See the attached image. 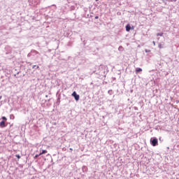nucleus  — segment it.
Returning <instances> with one entry per match:
<instances>
[{"mask_svg":"<svg viewBox=\"0 0 179 179\" xmlns=\"http://www.w3.org/2000/svg\"><path fill=\"white\" fill-rule=\"evenodd\" d=\"M143 71L142 68H136V73H138L140 72Z\"/></svg>","mask_w":179,"mask_h":179,"instance_id":"obj_6","label":"nucleus"},{"mask_svg":"<svg viewBox=\"0 0 179 179\" xmlns=\"http://www.w3.org/2000/svg\"><path fill=\"white\" fill-rule=\"evenodd\" d=\"M118 50H119V51H123V50H124V48H123L122 45H120V46H119V48H118Z\"/></svg>","mask_w":179,"mask_h":179,"instance_id":"obj_11","label":"nucleus"},{"mask_svg":"<svg viewBox=\"0 0 179 179\" xmlns=\"http://www.w3.org/2000/svg\"><path fill=\"white\" fill-rule=\"evenodd\" d=\"M167 1H169V2H176L177 0H167Z\"/></svg>","mask_w":179,"mask_h":179,"instance_id":"obj_17","label":"nucleus"},{"mask_svg":"<svg viewBox=\"0 0 179 179\" xmlns=\"http://www.w3.org/2000/svg\"><path fill=\"white\" fill-rule=\"evenodd\" d=\"M27 56H30V55H29V54H28V55H27Z\"/></svg>","mask_w":179,"mask_h":179,"instance_id":"obj_27","label":"nucleus"},{"mask_svg":"<svg viewBox=\"0 0 179 179\" xmlns=\"http://www.w3.org/2000/svg\"><path fill=\"white\" fill-rule=\"evenodd\" d=\"M108 94L109 95H113V94H114V92H113V90H109L108 91Z\"/></svg>","mask_w":179,"mask_h":179,"instance_id":"obj_9","label":"nucleus"},{"mask_svg":"<svg viewBox=\"0 0 179 179\" xmlns=\"http://www.w3.org/2000/svg\"><path fill=\"white\" fill-rule=\"evenodd\" d=\"M32 69H39V66H37V65H33Z\"/></svg>","mask_w":179,"mask_h":179,"instance_id":"obj_13","label":"nucleus"},{"mask_svg":"<svg viewBox=\"0 0 179 179\" xmlns=\"http://www.w3.org/2000/svg\"><path fill=\"white\" fill-rule=\"evenodd\" d=\"M96 1H98V0H96Z\"/></svg>","mask_w":179,"mask_h":179,"instance_id":"obj_29","label":"nucleus"},{"mask_svg":"<svg viewBox=\"0 0 179 179\" xmlns=\"http://www.w3.org/2000/svg\"><path fill=\"white\" fill-rule=\"evenodd\" d=\"M158 48L159 49H163L164 48V43H159V45H158Z\"/></svg>","mask_w":179,"mask_h":179,"instance_id":"obj_5","label":"nucleus"},{"mask_svg":"<svg viewBox=\"0 0 179 179\" xmlns=\"http://www.w3.org/2000/svg\"><path fill=\"white\" fill-rule=\"evenodd\" d=\"M71 96L74 98V99L78 101L80 99V95L77 94V92L76 91H73L71 94Z\"/></svg>","mask_w":179,"mask_h":179,"instance_id":"obj_2","label":"nucleus"},{"mask_svg":"<svg viewBox=\"0 0 179 179\" xmlns=\"http://www.w3.org/2000/svg\"><path fill=\"white\" fill-rule=\"evenodd\" d=\"M82 170L83 172L87 171V166H83Z\"/></svg>","mask_w":179,"mask_h":179,"instance_id":"obj_12","label":"nucleus"},{"mask_svg":"<svg viewBox=\"0 0 179 179\" xmlns=\"http://www.w3.org/2000/svg\"><path fill=\"white\" fill-rule=\"evenodd\" d=\"M35 53H37V51H34Z\"/></svg>","mask_w":179,"mask_h":179,"instance_id":"obj_25","label":"nucleus"},{"mask_svg":"<svg viewBox=\"0 0 179 179\" xmlns=\"http://www.w3.org/2000/svg\"><path fill=\"white\" fill-rule=\"evenodd\" d=\"M47 152V150H42L41 152L39 153V155H45Z\"/></svg>","mask_w":179,"mask_h":179,"instance_id":"obj_7","label":"nucleus"},{"mask_svg":"<svg viewBox=\"0 0 179 179\" xmlns=\"http://www.w3.org/2000/svg\"><path fill=\"white\" fill-rule=\"evenodd\" d=\"M164 36V33H157V36L162 37Z\"/></svg>","mask_w":179,"mask_h":179,"instance_id":"obj_10","label":"nucleus"},{"mask_svg":"<svg viewBox=\"0 0 179 179\" xmlns=\"http://www.w3.org/2000/svg\"><path fill=\"white\" fill-rule=\"evenodd\" d=\"M1 99V96H0V99Z\"/></svg>","mask_w":179,"mask_h":179,"instance_id":"obj_28","label":"nucleus"},{"mask_svg":"<svg viewBox=\"0 0 179 179\" xmlns=\"http://www.w3.org/2000/svg\"><path fill=\"white\" fill-rule=\"evenodd\" d=\"M14 118H15V116L13 115H10V119H14Z\"/></svg>","mask_w":179,"mask_h":179,"instance_id":"obj_18","label":"nucleus"},{"mask_svg":"<svg viewBox=\"0 0 179 179\" xmlns=\"http://www.w3.org/2000/svg\"><path fill=\"white\" fill-rule=\"evenodd\" d=\"M125 28H126V31H127V32H129L132 29V28L129 24H127Z\"/></svg>","mask_w":179,"mask_h":179,"instance_id":"obj_4","label":"nucleus"},{"mask_svg":"<svg viewBox=\"0 0 179 179\" xmlns=\"http://www.w3.org/2000/svg\"><path fill=\"white\" fill-rule=\"evenodd\" d=\"M8 54H9V52H6V55H8Z\"/></svg>","mask_w":179,"mask_h":179,"instance_id":"obj_22","label":"nucleus"},{"mask_svg":"<svg viewBox=\"0 0 179 179\" xmlns=\"http://www.w3.org/2000/svg\"><path fill=\"white\" fill-rule=\"evenodd\" d=\"M99 17L98 15H96V16H95L94 19H95V20H98Z\"/></svg>","mask_w":179,"mask_h":179,"instance_id":"obj_20","label":"nucleus"},{"mask_svg":"<svg viewBox=\"0 0 179 179\" xmlns=\"http://www.w3.org/2000/svg\"><path fill=\"white\" fill-rule=\"evenodd\" d=\"M150 144L153 147L157 146L158 145V138H150Z\"/></svg>","mask_w":179,"mask_h":179,"instance_id":"obj_1","label":"nucleus"},{"mask_svg":"<svg viewBox=\"0 0 179 179\" xmlns=\"http://www.w3.org/2000/svg\"><path fill=\"white\" fill-rule=\"evenodd\" d=\"M145 53H150L151 52V50H148V49H145Z\"/></svg>","mask_w":179,"mask_h":179,"instance_id":"obj_15","label":"nucleus"},{"mask_svg":"<svg viewBox=\"0 0 179 179\" xmlns=\"http://www.w3.org/2000/svg\"><path fill=\"white\" fill-rule=\"evenodd\" d=\"M39 156H41V155H39V154H36V155H34V158L37 159Z\"/></svg>","mask_w":179,"mask_h":179,"instance_id":"obj_16","label":"nucleus"},{"mask_svg":"<svg viewBox=\"0 0 179 179\" xmlns=\"http://www.w3.org/2000/svg\"><path fill=\"white\" fill-rule=\"evenodd\" d=\"M154 45H156V42L155 41H152Z\"/></svg>","mask_w":179,"mask_h":179,"instance_id":"obj_21","label":"nucleus"},{"mask_svg":"<svg viewBox=\"0 0 179 179\" xmlns=\"http://www.w3.org/2000/svg\"><path fill=\"white\" fill-rule=\"evenodd\" d=\"M48 95H45V98H48Z\"/></svg>","mask_w":179,"mask_h":179,"instance_id":"obj_23","label":"nucleus"},{"mask_svg":"<svg viewBox=\"0 0 179 179\" xmlns=\"http://www.w3.org/2000/svg\"><path fill=\"white\" fill-rule=\"evenodd\" d=\"M0 127H1V128H5V127H6V124L4 120H1V121L0 122Z\"/></svg>","mask_w":179,"mask_h":179,"instance_id":"obj_3","label":"nucleus"},{"mask_svg":"<svg viewBox=\"0 0 179 179\" xmlns=\"http://www.w3.org/2000/svg\"><path fill=\"white\" fill-rule=\"evenodd\" d=\"M27 56H30V55H29V54H28V55H27Z\"/></svg>","mask_w":179,"mask_h":179,"instance_id":"obj_26","label":"nucleus"},{"mask_svg":"<svg viewBox=\"0 0 179 179\" xmlns=\"http://www.w3.org/2000/svg\"><path fill=\"white\" fill-rule=\"evenodd\" d=\"M60 102H61V96H58V97L57 99V105H59Z\"/></svg>","mask_w":179,"mask_h":179,"instance_id":"obj_8","label":"nucleus"},{"mask_svg":"<svg viewBox=\"0 0 179 179\" xmlns=\"http://www.w3.org/2000/svg\"><path fill=\"white\" fill-rule=\"evenodd\" d=\"M176 179H178V178Z\"/></svg>","mask_w":179,"mask_h":179,"instance_id":"obj_30","label":"nucleus"},{"mask_svg":"<svg viewBox=\"0 0 179 179\" xmlns=\"http://www.w3.org/2000/svg\"><path fill=\"white\" fill-rule=\"evenodd\" d=\"M1 119L3 120V121H6L7 120V117L6 116H2Z\"/></svg>","mask_w":179,"mask_h":179,"instance_id":"obj_14","label":"nucleus"},{"mask_svg":"<svg viewBox=\"0 0 179 179\" xmlns=\"http://www.w3.org/2000/svg\"><path fill=\"white\" fill-rule=\"evenodd\" d=\"M69 150H73V149H72V148H69Z\"/></svg>","mask_w":179,"mask_h":179,"instance_id":"obj_24","label":"nucleus"},{"mask_svg":"<svg viewBox=\"0 0 179 179\" xmlns=\"http://www.w3.org/2000/svg\"><path fill=\"white\" fill-rule=\"evenodd\" d=\"M15 157H16L17 159H20V158H21V157L19 155V154H17V155H15Z\"/></svg>","mask_w":179,"mask_h":179,"instance_id":"obj_19","label":"nucleus"}]
</instances>
